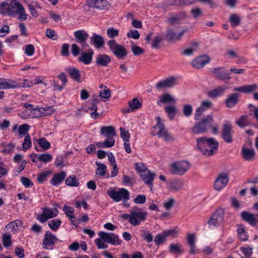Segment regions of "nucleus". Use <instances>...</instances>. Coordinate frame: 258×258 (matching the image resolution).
<instances>
[{"instance_id":"1","label":"nucleus","mask_w":258,"mask_h":258,"mask_svg":"<svg viewBox=\"0 0 258 258\" xmlns=\"http://www.w3.org/2000/svg\"><path fill=\"white\" fill-rule=\"evenodd\" d=\"M213 122L214 119L212 115H208L195 124L191 128V132L196 135L206 133L208 132V128L212 127Z\"/></svg>"},{"instance_id":"2","label":"nucleus","mask_w":258,"mask_h":258,"mask_svg":"<svg viewBox=\"0 0 258 258\" xmlns=\"http://www.w3.org/2000/svg\"><path fill=\"white\" fill-rule=\"evenodd\" d=\"M109 50L118 59H122L127 54V51L123 46L118 44L114 39H111L107 42Z\"/></svg>"},{"instance_id":"3","label":"nucleus","mask_w":258,"mask_h":258,"mask_svg":"<svg viewBox=\"0 0 258 258\" xmlns=\"http://www.w3.org/2000/svg\"><path fill=\"white\" fill-rule=\"evenodd\" d=\"M189 167L190 164L188 161L176 162L170 165L169 171L172 174L181 176L188 171Z\"/></svg>"},{"instance_id":"4","label":"nucleus","mask_w":258,"mask_h":258,"mask_svg":"<svg viewBox=\"0 0 258 258\" xmlns=\"http://www.w3.org/2000/svg\"><path fill=\"white\" fill-rule=\"evenodd\" d=\"M147 215L148 213L146 211H142L141 209L135 207L131 211L132 225L133 226L140 225L141 222L146 220Z\"/></svg>"},{"instance_id":"5","label":"nucleus","mask_w":258,"mask_h":258,"mask_svg":"<svg viewBox=\"0 0 258 258\" xmlns=\"http://www.w3.org/2000/svg\"><path fill=\"white\" fill-rule=\"evenodd\" d=\"M107 194L114 201L116 202H120L124 200V201L130 199V193L128 191L124 188H119L117 191L112 189L110 191H107Z\"/></svg>"},{"instance_id":"6","label":"nucleus","mask_w":258,"mask_h":258,"mask_svg":"<svg viewBox=\"0 0 258 258\" xmlns=\"http://www.w3.org/2000/svg\"><path fill=\"white\" fill-rule=\"evenodd\" d=\"M224 210L218 209L212 214L207 223L209 226L218 227L224 223Z\"/></svg>"},{"instance_id":"7","label":"nucleus","mask_w":258,"mask_h":258,"mask_svg":"<svg viewBox=\"0 0 258 258\" xmlns=\"http://www.w3.org/2000/svg\"><path fill=\"white\" fill-rule=\"evenodd\" d=\"M233 131L232 125L229 121H226L222 126L221 137L225 142L228 144L231 143L233 141Z\"/></svg>"},{"instance_id":"8","label":"nucleus","mask_w":258,"mask_h":258,"mask_svg":"<svg viewBox=\"0 0 258 258\" xmlns=\"http://www.w3.org/2000/svg\"><path fill=\"white\" fill-rule=\"evenodd\" d=\"M99 235L104 242L112 245H120L122 243V240L119 239L118 235L113 233L100 232Z\"/></svg>"},{"instance_id":"9","label":"nucleus","mask_w":258,"mask_h":258,"mask_svg":"<svg viewBox=\"0 0 258 258\" xmlns=\"http://www.w3.org/2000/svg\"><path fill=\"white\" fill-rule=\"evenodd\" d=\"M229 181V176L227 173L219 174L215 181L214 188L217 191H220L227 184Z\"/></svg>"},{"instance_id":"10","label":"nucleus","mask_w":258,"mask_h":258,"mask_svg":"<svg viewBox=\"0 0 258 258\" xmlns=\"http://www.w3.org/2000/svg\"><path fill=\"white\" fill-rule=\"evenodd\" d=\"M212 73L216 78L224 82H227L231 79L228 70L223 67L214 68Z\"/></svg>"},{"instance_id":"11","label":"nucleus","mask_w":258,"mask_h":258,"mask_svg":"<svg viewBox=\"0 0 258 258\" xmlns=\"http://www.w3.org/2000/svg\"><path fill=\"white\" fill-rule=\"evenodd\" d=\"M176 84L177 78L173 76L159 81L156 85V88L157 90L164 89L167 88L173 87Z\"/></svg>"},{"instance_id":"12","label":"nucleus","mask_w":258,"mask_h":258,"mask_svg":"<svg viewBox=\"0 0 258 258\" xmlns=\"http://www.w3.org/2000/svg\"><path fill=\"white\" fill-rule=\"evenodd\" d=\"M74 36L76 41L80 43L84 48L89 47L86 41L89 36L88 33L84 30H78L74 32Z\"/></svg>"},{"instance_id":"13","label":"nucleus","mask_w":258,"mask_h":258,"mask_svg":"<svg viewBox=\"0 0 258 258\" xmlns=\"http://www.w3.org/2000/svg\"><path fill=\"white\" fill-rule=\"evenodd\" d=\"M210 61V57L208 55H202L195 58L191 62L192 66L196 69L204 67Z\"/></svg>"},{"instance_id":"14","label":"nucleus","mask_w":258,"mask_h":258,"mask_svg":"<svg viewBox=\"0 0 258 258\" xmlns=\"http://www.w3.org/2000/svg\"><path fill=\"white\" fill-rule=\"evenodd\" d=\"M207 143V147L208 146L210 149H205L203 151V153L207 156H211L213 155L215 151L217 150L219 143L213 138H208Z\"/></svg>"},{"instance_id":"15","label":"nucleus","mask_w":258,"mask_h":258,"mask_svg":"<svg viewBox=\"0 0 258 258\" xmlns=\"http://www.w3.org/2000/svg\"><path fill=\"white\" fill-rule=\"evenodd\" d=\"M184 181L180 179H174L167 183L168 189L172 192H177L180 190L184 185Z\"/></svg>"},{"instance_id":"16","label":"nucleus","mask_w":258,"mask_h":258,"mask_svg":"<svg viewBox=\"0 0 258 258\" xmlns=\"http://www.w3.org/2000/svg\"><path fill=\"white\" fill-rule=\"evenodd\" d=\"M24 7L17 0H12L8 7V16H13L17 14Z\"/></svg>"},{"instance_id":"17","label":"nucleus","mask_w":258,"mask_h":258,"mask_svg":"<svg viewBox=\"0 0 258 258\" xmlns=\"http://www.w3.org/2000/svg\"><path fill=\"white\" fill-rule=\"evenodd\" d=\"M185 32L186 30L184 29L179 33H176L171 28H168L165 34V39L169 42L180 40Z\"/></svg>"},{"instance_id":"18","label":"nucleus","mask_w":258,"mask_h":258,"mask_svg":"<svg viewBox=\"0 0 258 258\" xmlns=\"http://www.w3.org/2000/svg\"><path fill=\"white\" fill-rule=\"evenodd\" d=\"M108 5L106 0H88L87 5L93 9H97L100 10H104Z\"/></svg>"},{"instance_id":"19","label":"nucleus","mask_w":258,"mask_h":258,"mask_svg":"<svg viewBox=\"0 0 258 258\" xmlns=\"http://www.w3.org/2000/svg\"><path fill=\"white\" fill-rule=\"evenodd\" d=\"M57 240V238L50 231H46L43 241V247L48 249V247L53 245Z\"/></svg>"},{"instance_id":"20","label":"nucleus","mask_w":258,"mask_h":258,"mask_svg":"<svg viewBox=\"0 0 258 258\" xmlns=\"http://www.w3.org/2000/svg\"><path fill=\"white\" fill-rule=\"evenodd\" d=\"M111 61V57L109 55L100 54L96 56L95 62L97 66L107 67Z\"/></svg>"},{"instance_id":"21","label":"nucleus","mask_w":258,"mask_h":258,"mask_svg":"<svg viewBox=\"0 0 258 258\" xmlns=\"http://www.w3.org/2000/svg\"><path fill=\"white\" fill-rule=\"evenodd\" d=\"M241 217L243 220L248 223L251 226H254L256 223H258V219L255 217V215L246 211L241 212Z\"/></svg>"},{"instance_id":"22","label":"nucleus","mask_w":258,"mask_h":258,"mask_svg":"<svg viewBox=\"0 0 258 258\" xmlns=\"http://www.w3.org/2000/svg\"><path fill=\"white\" fill-rule=\"evenodd\" d=\"M239 96L237 93L229 95L225 100L226 106L229 108L234 107L238 102Z\"/></svg>"},{"instance_id":"23","label":"nucleus","mask_w":258,"mask_h":258,"mask_svg":"<svg viewBox=\"0 0 258 258\" xmlns=\"http://www.w3.org/2000/svg\"><path fill=\"white\" fill-rule=\"evenodd\" d=\"M94 51L92 49H89L86 52L83 53L79 57V61L83 62L84 64H88L92 60Z\"/></svg>"},{"instance_id":"24","label":"nucleus","mask_w":258,"mask_h":258,"mask_svg":"<svg viewBox=\"0 0 258 258\" xmlns=\"http://www.w3.org/2000/svg\"><path fill=\"white\" fill-rule=\"evenodd\" d=\"M101 103V100L98 99H94L92 101V105L89 107L88 110H90L91 116L93 119H96L98 117L99 114L97 113L98 109V104Z\"/></svg>"},{"instance_id":"25","label":"nucleus","mask_w":258,"mask_h":258,"mask_svg":"<svg viewBox=\"0 0 258 258\" xmlns=\"http://www.w3.org/2000/svg\"><path fill=\"white\" fill-rule=\"evenodd\" d=\"M66 176V173L64 171L54 174L50 182L53 186L58 185L64 179Z\"/></svg>"},{"instance_id":"26","label":"nucleus","mask_w":258,"mask_h":258,"mask_svg":"<svg viewBox=\"0 0 258 258\" xmlns=\"http://www.w3.org/2000/svg\"><path fill=\"white\" fill-rule=\"evenodd\" d=\"M243 158L247 161H252L254 159L255 152L253 149H249L243 146L241 150Z\"/></svg>"},{"instance_id":"27","label":"nucleus","mask_w":258,"mask_h":258,"mask_svg":"<svg viewBox=\"0 0 258 258\" xmlns=\"http://www.w3.org/2000/svg\"><path fill=\"white\" fill-rule=\"evenodd\" d=\"M65 71L74 81L78 82H81V74L78 69L75 68H68L66 69Z\"/></svg>"},{"instance_id":"28","label":"nucleus","mask_w":258,"mask_h":258,"mask_svg":"<svg viewBox=\"0 0 258 258\" xmlns=\"http://www.w3.org/2000/svg\"><path fill=\"white\" fill-rule=\"evenodd\" d=\"M100 134L108 138H113L116 135L114 127L112 126H102L101 128Z\"/></svg>"},{"instance_id":"29","label":"nucleus","mask_w":258,"mask_h":258,"mask_svg":"<svg viewBox=\"0 0 258 258\" xmlns=\"http://www.w3.org/2000/svg\"><path fill=\"white\" fill-rule=\"evenodd\" d=\"M91 41L97 48H100L104 45L105 43L103 38L101 35L96 33L94 34L91 37Z\"/></svg>"},{"instance_id":"30","label":"nucleus","mask_w":258,"mask_h":258,"mask_svg":"<svg viewBox=\"0 0 258 258\" xmlns=\"http://www.w3.org/2000/svg\"><path fill=\"white\" fill-rule=\"evenodd\" d=\"M257 87L256 84H252L250 85L243 86L235 88L233 89L234 91H238L244 93H249L254 91Z\"/></svg>"},{"instance_id":"31","label":"nucleus","mask_w":258,"mask_h":258,"mask_svg":"<svg viewBox=\"0 0 258 258\" xmlns=\"http://www.w3.org/2000/svg\"><path fill=\"white\" fill-rule=\"evenodd\" d=\"M227 87H223L219 86L216 89H214L208 93V96L212 98H215L217 96L222 95L225 91Z\"/></svg>"},{"instance_id":"32","label":"nucleus","mask_w":258,"mask_h":258,"mask_svg":"<svg viewBox=\"0 0 258 258\" xmlns=\"http://www.w3.org/2000/svg\"><path fill=\"white\" fill-rule=\"evenodd\" d=\"M175 102V100L172 95L168 93H166L161 97L160 99L157 102V103L158 105H160V103H174Z\"/></svg>"},{"instance_id":"33","label":"nucleus","mask_w":258,"mask_h":258,"mask_svg":"<svg viewBox=\"0 0 258 258\" xmlns=\"http://www.w3.org/2000/svg\"><path fill=\"white\" fill-rule=\"evenodd\" d=\"M155 176V173H151L149 170H148L147 174H141L142 180L149 185H152L153 181Z\"/></svg>"},{"instance_id":"34","label":"nucleus","mask_w":258,"mask_h":258,"mask_svg":"<svg viewBox=\"0 0 258 258\" xmlns=\"http://www.w3.org/2000/svg\"><path fill=\"white\" fill-rule=\"evenodd\" d=\"M22 226V222L19 220H16L11 222L9 224L6 226L7 230L11 229L12 231H16L17 230L20 229Z\"/></svg>"},{"instance_id":"35","label":"nucleus","mask_w":258,"mask_h":258,"mask_svg":"<svg viewBox=\"0 0 258 258\" xmlns=\"http://www.w3.org/2000/svg\"><path fill=\"white\" fill-rule=\"evenodd\" d=\"M237 232L238 237L240 240L245 241L248 240V235L245 231V228L243 225H240L237 229Z\"/></svg>"},{"instance_id":"36","label":"nucleus","mask_w":258,"mask_h":258,"mask_svg":"<svg viewBox=\"0 0 258 258\" xmlns=\"http://www.w3.org/2000/svg\"><path fill=\"white\" fill-rule=\"evenodd\" d=\"M66 184L70 186H78L79 185V179L75 175H72L66 179Z\"/></svg>"},{"instance_id":"37","label":"nucleus","mask_w":258,"mask_h":258,"mask_svg":"<svg viewBox=\"0 0 258 258\" xmlns=\"http://www.w3.org/2000/svg\"><path fill=\"white\" fill-rule=\"evenodd\" d=\"M236 124L240 127H244L250 124L248 120V116L241 115L235 122Z\"/></svg>"},{"instance_id":"38","label":"nucleus","mask_w":258,"mask_h":258,"mask_svg":"<svg viewBox=\"0 0 258 258\" xmlns=\"http://www.w3.org/2000/svg\"><path fill=\"white\" fill-rule=\"evenodd\" d=\"M51 171H45L38 175L37 181L39 183H42L47 180V178L51 174Z\"/></svg>"},{"instance_id":"39","label":"nucleus","mask_w":258,"mask_h":258,"mask_svg":"<svg viewBox=\"0 0 258 258\" xmlns=\"http://www.w3.org/2000/svg\"><path fill=\"white\" fill-rule=\"evenodd\" d=\"M165 110L168 114V117L172 120L175 116L177 109L174 106H168L165 108Z\"/></svg>"},{"instance_id":"40","label":"nucleus","mask_w":258,"mask_h":258,"mask_svg":"<svg viewBox=\"0 0 258 258\" xmlns=\"http://www.w3.org/2000/svg\"><path fill=\"white\" fill-rule=\"evenodd\" d=\"M35 157H36V159L44 163L49 162L51 161L52 159V156L48 153L35 154Z\"/></svg>"},{"instance_id":"41","label":"nucleus","mask_w":258,"mask_h":258,"mask_svg":"<svg viewBox=\"0 0 258 258\" xmlns=\"http://www.w3.org/2000/svg\"><path fill=\"white\" fill-rule=\"evenodd\" d=\"M12 88H28L31 86L32 84V83H30L31 85L29 84V82L27 80H24L22 81V82L17 83L14 81H12Z\"/></svg>"},{"instance_id":"42","label":"nucleus","mask_w":258,"mask_h":258,"mask_svg":"<svg viewBox=\"0 0 258 258\" xmlns=\"http://www.w3.org/2000/svg\"><path fill=\"white\" fill-rule=\"evenodd\" d=\"M30 130V126L28 124H23L20 125L18 127V133L20 138H22L23 136L28 134V132Z\"/></svg>"},{"instance_id":"43","label":"nucleus","mask_w":258,"mask_h":258,"mask_svg":"<svg viewBox=\"0 0 258 258\" xmlns=\"http://www.w3.org/2000/svg\"><path fill=\"white\" fill-rule=\"evenodd\" d=\"M96 165L98 166L96 169V174L100 176H104L106 172V166L103 163H98L97 162H96Z\"/></svg>"},{"instance_id":"44","label":"nucleus","mask_w":258,"mask_h":258,"mask_svg":"<svg viewBox=\"0 0 258 258\" xmlns=\"http://www.w3.org/2000/svg\"><path fill=\"white\" fill-rule=\"evenodd\" d=\"M229 20L231 23V26L233 28L238 26L241 22L240 17L236 14L231 15L229 17Z\"/></svg>"},{"instance_id":"45","label":"nucleus","mask_w":258,"mask_h":258,"mask_svg":"<svg viewBox=\"0 0 258 258\" xmlns=\"http://www.w3.org/2000/svg\"><path fill=\"white\" fill-rule=\"evenodd\" d=\"M208 139L206 137L198 138L196 140L197 141V148L198 149L203 151L202 149L207 147V141Z\"/></svg>"},{"instance_id":"46","label":"nucleus","mask_w":258,"mask_h":258,"mask_svg":"<svg viewBox=\"0 0 258 258\" xmlns=\"http://www.w3.org/2000/svg\"><path fill=\"white\" fill-rule=\"evenodd\" d=\"M197 0H174L173 5L177 6H183L195 4Z\"/></svg>"},{"instance_id":"47","label":"nucleus","mask_w":258,"mask_h":258,"mask_svg":"<svg viewBox=\"0 0 258 258\" xmlns=\"http://www.w3.org/2000/svg\"><path fill=\"white\" fill-rule=\"evenodd\" d=\"M141 237L143 239L148 243H150L153 241V237L152 233L148 230H142V233H141Z\"/></svg>"},{"instance_id":"48","label":"nucleus","mask_w":258,"mask_h":258,"mask_svg":"<svg viewBox=\"0 0 258 258\" xmlns=\"http://www.w3.org/2000/svg\"><path fill=\"white\" fill-rule=\"evenodd\" d=\"M32 146L31 139L29 134L25 137L24 142L22 144V147L24 151H26L31 148Z\"/></svg>"},{"instance_id":"49","label":"nucleus","mask_w":258,"mask_h":258,"mask_svg":"<svg viewBox=\"0 0 258 258\" xmlns=\"http://www.w3.org/2000/svg\"><path fill=\"white\" fill-rule=\"evenodd\" d=\"M167 240V238L162 232L158 234L154 238V242L157 246H159Z\"/></svg>"},{"instance_id":"50","label":"nucleus","mask_w":258,"mask_h":258,"mask_svg":"<svg viewBox=\"0 0 258 258\" xmlns=\"http://www.w3.org/2000/svg\"><path fill=\"white\" fill-rule=\"evenodd\" d=\"M63 210L67 216H68L70 219H71V221L73 222L72 219L75 218V217L73 216L74 212V208L65 205L63 208Z\"/></svg>"},{"instance_id":"51","label":"nucleus","mask_w":258,"mask_h":258,"mask_svg":"<svg viewBox=\"0 0 258 258\" xmlns=\"http://www.w3.org/2000/svg\"><path fill=\"white\" fill-rule=\"evenodd\" d=\"M60 224L61 221L58 219H56L50 221L48 223V225L51 230L56 231L60 225Z\"/></svg>"},{"instance_id":"52","label":"nucleus","mask_w":258,"mask_h":258,"mask_svg":"<svg viewBox=\"0 0 258 258\" xmlns=\"http://www.w3.org/2000/svg\"><path fill=\"white\" fill-rule=\"evenodd\" d=\"M142 103L137 98H133L128 102V106L132 110H137L141 107Z\"/></svg>"},{"instance_id":"53","label":"nucleus","mask_w":258,"mask_h":258,"mask_svg":"<svg viewBox=\"0 0 258 258\" xmlns=\"http://www.w3.org/2000/svg\"><path fill=\"white\" fill-rule=\"evenodd\" d=\"M11 82H12V80L0 78V89L12 88V83Z\"/></svg>"},{"instance_id":"54","label":"nucleus","mask_w":258,"mask_h":258,"mask_svg":"<svg viewBox=\"0 0 258 258\" xmlns=\"http://www.w3.org/2000/svg\"><path fill=\"white\" fill-rule=\"evenodd\" d=\"M190 13L192 17L195 19H198L203 15L202 10L199 8H193L190 10Z\"/></svg>"},{"instance_id":"55","label":"nucleus","mask_w":258,"mask_h":258,"mask_svg":"<svg viewBox=\"0 0 258 258\" xmlns=\"http://www.w3.org/2000/svg\"><path fill=\"white\" fill-rule=\"evenodd\" d=\"M156 119L157 120V123L156 124L155 127L158 128V132L156 134H155V133H152L151 134L153 136H157L162 132H163V131L166 130H165V126L164 124L160 122V118L158 117L156 118Z\"/></svg>"},{"instance_id":"56","label":"nucleus","mask_w":258,"mask_h":258,"mask_svg":"<svg viewBox=\"0 0 258 258\" xmlns=\"http://www.w3.org/2000/svg\"><path fill=\"white\" fill-rule=\"evenodd\" d=\"M39 146L44 150H48L50 147V144L45 138L39 139L37 141Z\"/></svg>"},{"instance_id":"57","label":"nucleus","mask_w":258,"mask_h":258,"mask_svg":"<svg viewBox=\"0 0 258 258\" xmlns=\"http://www.w3.org/2000/svg\"><path fill=\"white\" fill-rule=\"evenodd\" d=\"M3 244L5 247H8L12 245V239L11 235L7 234H4L3 235Z\"/></svg>"},{"instance_id":"58","label":"nucleus","mask_w":258,"mask_h":258,"mask_svg":"<svg viewBox=\"0 0 258 258\" xmlns=\"http://www.w3.org/2000/svg\"><path fill=\"white\" fill-rule=\"evenodd\" d=\"M159 138H163L165 141H174V138L168 133L167 130H165L157 135Z\"/></svg>"},{"instance_id":"59","label":"nucleus","mask_w":258,"mask_h":258,"mask_svg":"<svg viewBox=\"0 0 258 258\" xmlns=\"http://www.w3.org/2000/svg\"><path fill=\"white\" fill-rule=\"evenodd\" d=\"M107 34L109 38L113 39L118 35L119 31L113 27H110L107 30Z\"/></svg>"},{"instance_id":"60","label":"nucleus","mask_w":258,"mask_h":258,"mask_svg":"<svg viewBox=\"0 0 258 258\" xmlns=\"http://www.w3.org/2000/svg\"><path fill=\"white\" fill-rule=\"evenodd\" d=\"M111 93L109 89L105 87V89L99 92V96L104 99H109L110 97Z\"/></svg>"},{"instance_id":"61","label":"nucleus","mask_w":258,"mask_h":258,"mask_svg":"<svg viewBox=\"0 0 258 258\" xmlns=\"http://www.w3.org/2000/svg\"><path fill=\"white\" fill-rule=\"evenodd\" d=\"M192 112V108L189 104H185L183 107V114L185 116H189Z\"/></svg>"},{"instance_id":"62","label":"nucleus","mask_w":258,"mask_h":258,"mask_svg":"<svg viewBox=\"0 0 258 258\" xmlns=\"http://www.w3.org/2000/svg\"><path fill=\"white\" fill-rule=\"evenodd\" d=\"M131 49L135 55H141L143 54L145 51L144 49L137 45H132L131 46Z\"/></svg>"},{"instance_id":"63","label":"nucleus","mask_w":258,"mask_h":258,"mask_svg":"<svg viewBox=\"0 0 258 258\" xmlns=\"http://www.w3.org/2000/svg\"><path fill=\"white\" fill-rule=\"evenodd\" d=\"M120 132V137L124 142L129 141L130 135L127 131L124 130L121 127L119 128Z\"/></svg>"},{"instance_id":"64","label":"nucleus","mask_w":258,"mask_h":258,"mask_svg":"<svg viewBox=\"0 0 258 258\" xmlns=\"http://www.w3.org/2000/svg\"><path fill=\"white\" fill-rule=\"evenodd\" d=\"M9 4L7 2H3L0 4V13L3 15H8Z\"/></svg>"}]
</instances>
